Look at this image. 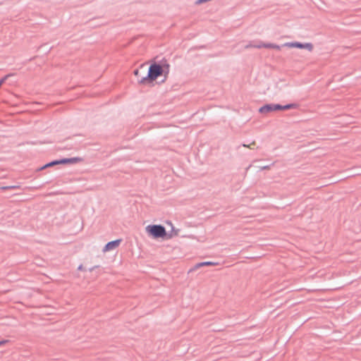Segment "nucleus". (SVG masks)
<instances>
[{"label": "nucleus", "mask_w": 361, "mask_h": 361, "mask_svg": "<svg viewBox=\"0 0 361 361\" xmlns=\"http://www.w3.org/2000/svg\"><path fill=\"white\" fill-rule=\"evenodd\" d=\"M298 107V104H289L286 105H281V104H265L259 108V111L261 114H268L271 111H279V110H288L292 109H296Z\"/></svg>", "instance_id": "nucleus-2"}, {"label": "nucleus", "mask_w": 361, "mask_h": 361, "mask_svg": "<svg viewBox=\"0 0 361 361\" xmlns=\"http://www.w3.org/2000/svg\"><path fill=\"white\" fill-rule=\"evenodd\" d=\"M218 263L216 262H200V263H197L195 265L194 267V269H197L202 267H206V266H215V265H217Z\"/></svg>", "instance_id": "nucleus-7"}, {"label": "nucleus", "mask_w": 361, "mask_h": 361, "mask_svg": "<svg viewBox=\"0 0 361 361\" xmlns=\"http://www.w3.org/2000/svg\"><path fill=\"white\" fill-rule=\"evenodd\" d=\"M11 75H13V74H8L6 75H5L4 78H2L1 80H0V87L2 85V84L9 78L11 77Z\"/></svg>", "instance_id": "nucleus-10"}, {"label": "nucleus", "mask_w": 361, "mask_h": 361, "mask_svg": "<svg viewBox=\"0 0 361 361\" xmlns=\"http://www.w3.org/2000/svg\"><path fill=\"white\" fill-rule=\"evenodd\" d=\"M260 169H261V170L269 169L270 166L267 165V166H262Z\"/></svg>", "instance_id": "nucleus-13"}, {"label": "nucleus", "mask_w": 361, "mask_h": 361, "mask_svg": "<svg viewBox=\"0 0 361 361\" xmlns=\"http://www.w3.org/2000/svg\"><path fill=\"white\" fill-rule=\"evenodd\" d=\"M176 235H178V231H176L174 228H173L171 233L168 234L167 238H172Z\"/></svg>", "instance_id": "nucleus-9"}, {"label": "nucleus", "mask_w": 361, "mask_h": 361, "mask_svg": "<svg viewBox=\"0 0 361 361\" xmlns=\"http://www.w3.org/2000/svg\"><path fill=\"white\" fill-rule=\"evenodd\" d=\"M256 145V142L255 141H252L250 145H245V144H243V146L245 147H247V148H250V149H253V147Z\"/></svg>", "instance_id": "nucleus-11"}, {"label": "nucleus", "mask_w": 361, "mask_h": 361, "mask_svg": "<svg viewBox=\"0 0 361 361\" xmlns=\"http://www.w3.org/2000/svg\"><path fill=\"white\" fill-rule=\"evenodd\" d=\"M81 159L78 157H74L71 159H62L61 160L54 161L49 164H45L42 167H41L39 170H43L47 167L53 166L57 164H75L80 161Z\"/></svg>", "instance_id": "nucleus-4"}, {"label": "nucleus", "mask_w": 361, "mask_h": 361, "mask_svg": "<svg viewBox=\"0 0 361 361\" xmlns=\"http://www.w3.org/2000/svg\"><path fill=\"white\" fill-rule=\"evenodd\" d=\"M78 270H81V271H82V270H83V269H84L83 266H82V264H80V265L78 267Z\"/></svg>", "instance_id": "nucleus-18"}, {"label": "nucleus", "mask_w": 361, "mask_h": 361, "mask_svg": "<svg viewBox=\"0 0 361 361\" xmlns=\"http://www.w3.org/2000/svg\"><path fill=\"white\" fill-rule=\"evenodd\" d=\"M263 44L264 43H262L260 44H257V45H254L253 47L255 48H258V49H260V48H264V46H263Z\"/></svg>", "instance_id": "nucleus-12"}, {"label": "nucleus", "mask_w": 361, "mask_h": 361, "mask_svg": "<svg viewBox=\"0 0 361 361\" xmlns=\"http://www.w3.org/2000/svg\"><path fill=\"white\" fill-rule=\"evenodd\" d=\"M121 239H118L116 240H113L111 242H109L103 248V252H106L113 250L116 249L121 244Z\"/></svg>", "instance_id": "nucleus-6"}, {"label": "nucleus", "mask_w": 361, "mask_h": 361, "mask_svg": "<svg viewBox=\"0 0 361 361\" xmlns=\"http://www.w3.org/2000/svg\"><path fill=\"white\" fill-rule=\"evenodd\" d=\"M263 46L264 48H267V49H275L277 50L281 49V46L275 44L267 43V44H263Z\"/></svg>", "instance_id": "nucleus-8"}, {"label": "nucleus", "mask_w": 361, "mask_h": 361, "mask_svg": "<svg viewBox=\"0 0 361 361\" xmlns=\"http://www.w3.org/2000/svg\"><path fill=\"white\" fill-rule=\"evenodd\" d=\"M7 342H8V341H7V340H3V341H0V346H1V345H4V344H5V343H6Z\"/></svg>", "instance_id": "nucleus-14"}, {"label": "nucleus", "mask_w": 361, "mask_h": 361, "mask_svg": "<svg viewBox=\"0 0 361 361\" xmlns=\"http://www.w3.org/2000/svg\"><path fill=\"white\" fill-rule=\"evenodd\" d=\"M254 45H252L251 44H247L245 48V49H248V48H250V47H253Z\"/></svg>", "instance_id": "nucleus-16"}, {"label": "nucleus", "mask_w": 361, "mask_h": 361, "mask_svg": "<svg viewBox=\"0 0 361 361\" xmlns=\"http://www.w3.org/2000/svg\"><path fill=\"white\" fill-rule=\"evenodd\" d=\"M145 229L147 233L154 238H164L166 235V229L161 225H149Z\"/></svg>", "instance_id": "nucleus-3"}, {"label": "nucleus", "mask_w": 361, "mask_h": 361, "mask_svg": "<svg viewBox=\"0 0 361 361\" xmlns=\"http://www.w3.org/2000/svg\"><path fill=\"white\" fill-rule=\"evenodd\" d=\"M134 74H135V75L138 76V75H139V71H138L137 69V70H135V71H134Z\"/></svg>", "instance_id": "nucleus-17"}, {"label": "nucleus", "mask_w": 361, "mask_h": 361, "mask_svg": "<svg viewBox=\"0 0 361 361\" xmlns=\"http://www.w3.org/2000/svg\"><path fill=\"white\" fill-rule=\"evenodd\" d=\"M14 187L13 186H6V187H2L1 189L2 190H6V189H8V188H13Z\"/></svg>", "instance_id": "nucleus-15"}, {"label": "nucleus", "mask_w": 361, "mask_h": 361, "mask_svg": "<svg viewBox=\"0 0 361 361\" xmlns=\"http://www.w3.org/2000/svg\"><path fill=\"white\" fill-rule=\"evenodd\" d=\"M163 73V68L160 65L157 63L152 64L149 66L148 74L146 77H143L139 80V83L143 85H151L153 82Z\"/></svg>", "instance_id": "nucleus-1"}, {"label": "nucleus", "mask_w": 361, "mask_h": 361, "mask_svg": "<svg viewBox=\"0 0 361 361\" xmlns=\"http://www.w3.org/2000/svg\"><path fill=\"white\" fill-rule=\"evenodd\" d=\"M282 47H286L288 48H299V49H305L309 51H312L313 50L314 46L312 43H301L298 42H286L282 45Z\"/></svg>", "instance_id": "nucleus-5"}]
</instances>
